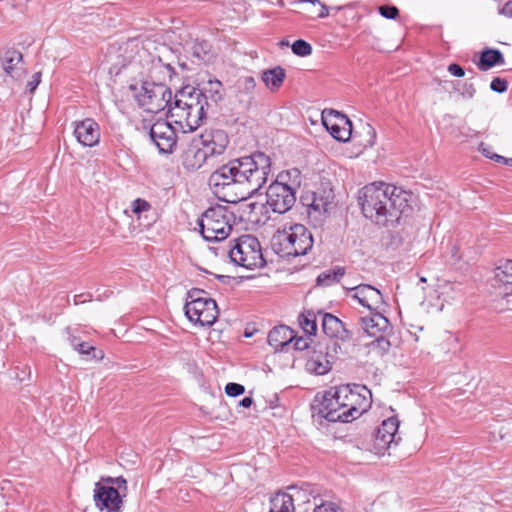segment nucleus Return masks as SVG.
Returning a JSON list of instances; mask_svg holds the SVG:
<instances>
[{"label": "nucleus", "mask_w": 512, "mask_h": 512, "mask_svg": "<svg viewBox=\"0 0 512 512\" xmlns=\"http://www.w3.org/2000/svg\"><path fill=\"white\" fill-rule=\"evenodd\" d=\"M271 173V159L263 152L230 160L209 177V186L224 200L237 203L255 195L267 182Z\"/></svg>", "instance_id": "nucleus-1"}, {"label": "nucleus", "mask_w": 512, "mask_h": 512, "mask_svg": "<svg viewBox=\"0 0 512 512\" xmlns=\"http://www.w3.org/2000/svg\"><path fill=\"white\" fill-rule=\"evenodd\" d=\"M403 191L384 182H374L359 191L358 203L363 215L377 224L387 225L399 220L408 208Z\"/></svg>", "instance_id": "nucleus-2"}, {"label": "nucleus", "mask_w": 512, "mask_h": 512, "mask_svg": "<svg viewBox=\"0 0 512 512\" xmlns=\"http://www.w3.org/2000/svg\"><path fill=\"white\" fill-rule=\"evenodd\" d=\"M313 236L302 224H294L277 230L271 241L273 251L281 258L306 255L313 247Z\"/></svg>", "instance_id": "nucleus-3"}, {"label": "nucleus", "mask_w": 512, "mask_h": 512, "mask_svg": "<svg viewBox=\"0 0 512 512\" xmlns=\"http://www.w3.org/2000/svg\"><path fill=\"white\" fill-rule=\"evenodd\" d=\"M127 493V480L123 476H102L94 485L93 500L101 512H122Z\"/></svg>", "instance_id": "nucleus-4"}, {"label": "nucleus", "mask_w": 512, "mask_h": 512, "mask_svg": "<svg viewBox=\"0 0 512 512\" xmlns=\"http://www.w3.org/2000/svg\"><path fill=\"white\" fill-rule=\"evenodd\" d=\"M234 214L225 206L207 209L199 220L200 232L206 241L221 242L231 233Z\"/></svg>", "instance_id": "nucleus-5"}, {"label": "nucleus", "mask_w": 512, "mask_h": 512, "mask_svg": "<svg viewBox=\"0 0 512 512\" xmlns=\"http://www.w3.org/2000/svg\"><path fill=\"white\" fill-rule=\"evenodd\" d=\"M225 252L232 263L246 269L262 267L266 263L259 240L250 234L234 239L233 245Z\"/></svg>", "instance_id": "nucleus-6"}, {"label": "nucleus", "mask_w": 512, "mask_h": 512, "mask_svg": "<svg viewBox=\"0 0 512 512\" xmlns=\"http://www.w3.org/2000/svg\"><path fill=\"white\" fill-rule=\"evenodd\" d=\"M333 388L349 422L360 417L371 405V392L364 385L346 384Z\"/></svg>", "instance_id": "nucleus-7"}, {"label": "nucleus", "mask_w": 512, "mask_h": 512, "mask_svg": "<svg viewBox=\"0 0 512 512\" xmlns=\"http://www.w3.org/2000/svg\"><path fill=\"white\" fill-rule=\"evenodd\" d=\"M140 107L149 113H158L165 108L170 112L172 91L165 84L144 81L141 87L131 86Z\"/></svg>", "instance_id": "nucleus-8"}, {"label": "nucleus", "mask_w": 512, "mask_h": 512, "mask_svg": "<svg viewBox=\"0 0 512 512\" xmlns=\"http://www.w3.org/2000/svg\"><path fill=\"white\" fill-rule=\"evenodd\" d=\"M289 172L280 173L266 191V204L274 213L283 214L289 211L296 201V190L286 183Z\"/></svg>", "instance_id": "nucleus-9"}, {"label": "nucleus", "mask_w": 512, "mask_h": 512, "mask_svg": "<svg viewBox=\"0 0 512 512\" xmlns=\"http://www.w3.org/2000/svg\"><path fill=\"white\" fill-rule=\"evenodd\" d=\"M313 416L324 418L329 422H349L347 414L342 412L341 404L337 395H334V388H330L322 395L317 394L311 404Z\"/></svg>", "instance_id": "nucleus-10"}, {"label": "nucleus", "mask_w": 512, "mask_h": 512, "mask_svg": "<svg viewBox=\"0 0 512 512\" xmlns=\"http://www.w3.org/2000/svg\"><path fill=\"white\" fill-rule=\"evenodd\" d=\"M202 148H198L196 155L203 159L222 155L228 144V134L221 129L206 130L201 135Z\"/></svg>", "instance_id": "nucleus-11"}, {"label": "nucleus", "mask_w": 512, "mask_h": 512, "mask_svg": "<svg viewBox=\"0 0 512 512\" xmlns=\"http://www.w3.org/2000/svg\"><path fill=\"white\" fill-rule=\"evenodd\" d=\"M322 123L331 136L341 142H346L352 135V122L349 118L335 110L322 112Z\"/></svg>", "instance_id": "nucleus-12"}, {"label": "nucleus", "mask_w": 512, "mask_h": 512, "mask_svg": "<svg viewBox=\"0 0 512 512\" xmlns=\"http://www.w3.org/2000/svg\"><path fill=\"white\" fill-rule=\"evenodd\" d=\"M149 136L160 153L170 154L177 144L174 127L165 120L156 121L150 128Z\"/></svg>", "instance_id": "nucleus-13"}, {"label": "nucleus", "mask_w": 512, "mask_h": 512, "mask_svg": "<svg viewBox=\"0 0 512 512\" xmlns=\"http://www.w3.org/2000/svg\"><path fill=\"white\" fill-rule=\"evenodd\" d=\"M210 104H201L189 107L187 109L179 107H170L171 117H176V123L181 126L182 129L187 131L196 130L202 123L206 116V112Z\"/></svg>", "instance_id": "nucleus-14"}, {"label": "nucleus", "mask_w": 512, "mask_h": 512, "mask_svg": "<svg viewBox=\"0 0 512 512\" xmlns=\"http://www.w3.org/2000/svg\"><path fill=\"white\" fill-rule=\"evenodd\" d=\"M399 420L392 416L382 422L375 433V446L379 451L389 449L391 444H398L401 437L398 436Z\"/></svg>", "instance_id": "nucleus-15"}, {"label": "nucleus", "mask_w": 512, "mask_h": 512, "mask_svg": "<svg viewBox=\"0 0 512 512\" xmlns=\"http://www.w3.org/2000/svg\"><path fill=\"white\" fill-rule=\"evenodd\" d=\"M327 349V346L318 344L309 351V357L305 364V368L308 372L316 375H324L331 370V356L327 352Z\"/></svg>", "instance_id": "nucleus-16"}, {"label": "nucleus", "mask_w": 512, "mask_h": 512, "mask_svg": "<svg viewBox=\"0 0 512 512\" xmlns=\"http://www.w3.org/2000/svg\"><path fill=\"white\" fill-rule=\"evenodd\" d=\"M74 135L83 146L94 147L100 141V126L95 120L86 118L75 122Z\"/></svg>", "instance_id": "nucleus-17"}, {"label": "nucleus", "mask_w": 512, "mask_h": 512, "mask_svg": "<svg viewBox=\"0 0 512 512\" xmlns=\"http://www.w3.org/2000/svg\"><path fill=\"white\" fill-rule=\"evenodd\" d=\"M322 316V330L329 338H335L343 342L352 339V333L345 327V324L331 313L319 312Z\"/></svg>", "instance_id": "nucleus-18"}, {"label": "nucleus", "mask_w": 512, "mask_h": 512, "mask_svg": "<svg viewBox=\"0 0 512 512\" xmlns=\"http://www.w3.org/2000/svg\"><path fill=\"white\" fill-rule=\"evenodd\" d=\"M354 291L353 297L359 304L373 311L383 303L381 292L369 284H360L350 289Z\"/></svg>", "instance_id": "nucleus-19"}, {"label": "nucleus", "mask_w": 512, "mask_h": 512, "mask_svg": "<svg viewBox=\"0 0 512 512\" xmlns=\"http://www.w3.org/2000/svg\"><path fill=\"white\" fill-rule=\"evenodd\" d=\"M202 96L203 94L199 91V88L186 86L175 94L170 107L187 109L195 105L207 104L208 102Z\"/></svg>", "instance_id": "nucleus-20"}, {"label": "nucleus", "mask_w": 512, "mask_h": 512, "mask_svg": "<svg viewBox=\"0 0 512 512\" xmlns=\"http://www.w3.org/2000/svg\"><path fill=\"white\" fill-rule=\"evenodd\" d=\"M294 338V331L290 327L286 325H279L270 330L267 341L268 344L277 352L285 351L286 347L290 346Z\"/></svg>", "instance_id": "nucleus-21"}, {"label": "nucleus", "mask_w": 512, "mask_h": 512, "mask_svg": "<svg viewBox=\"0 0 512 512\" xmlns=\"http://www.w3.org/2000/svg\"><path fill=\"white\" fill-rule=\"evenodd\" d=\"M361 327L371 337L382 335L390 327L389 320L381 313H372L360 318Z\"/></svg>", "instance_id": "nucleus-22"}, {"label": "nucleus", "mask_w": 512, "mask_h": 512, "mask_svg": "<svg viewBox=\"0 0 512 512\" xmlns=\"http://www.w3.org/2000/svg\"><path fill=\"white\" fill-rule=\"evenodd\" d=\"M332 188H318L311 194V202L306 205L317 212H327L334 202Z\"/></svg>", "instance_id": "nucleus-23"}, {"label": "nucleus", "mask_w": 512, "mask_h": 512, "mask_svg": "<svg viewBox=\"0 0 512 512\" xmlns=\"http://www.w3.org/2000/svg\"><path fill=\"white\" fill-rule=\"evenodd\" d=\"M198 88L199 91L202 92V98H204L206 102H208V99H210L212 102L217 104L224 98L223 84L218 79H209L206 82H202Z\"/></svg>", "instance_id": "nucleus-24"}, {"label": "nucleus", "mask_w": 512, "mask_h": 512, "mask_svg": "<svg viewBox=\"0 0 512 512\" xmlns=\"http://www.w3.org/2000/svg\"><path fill=\"white\" fill-rule=\"evenodd\" d=\"M286 78L285 69L281 66L265 70L262 72L261 79L268 89L277 91Z\"/></svg>", "instance_id": "nucleus-25"}, {"label": "nucleus", "mask_w": 512, "mask_h": 512, "mask_svg": "<svg viewBox=\"0 0 512 512\" xmlns=\"http://www.w3.org/2000/svg\"><path fill=\"white\" fill-rule=\"evenodd\" d=\"M494 280L497 289L512 287V260H505L496 267Z\"/></svg>", "instance_id": "nucleus-26"}, {"label": "nucleus", "mask_w": 512, "mask_h": 512, "mask_svg": "<svg viewBox=\"0 0 512 512\" xmlns=\"http://www.w3.org/2000/svg\"><path fill=\"white\" fill-rule=\"evenodd\" d=\"M504 63L505 59L500 50L485 49L481 52L477 66L479 70L487 71L496 65H502Z\"/></svg>", "instance_id": "nucleus-27"}, {"label": "nucleus", "mask_w": 512, "mask_h": 512, "mask_svg": "<svg viewBox=\"0 0 512 512\" xmlns=\"http://www.w3.org/2000/svg\"><path fill=\"white\" fill-rule=\"evenodd\" d=\"M294 495L278 492L270 499L269 512H294Z\"/></svg>", "instance_id": "nucleus-28"}, {"label": "nucleus", "mask_w": 512, "mask_h": 512, "mask_svg": "<svg viewBox=\"0 0 512 512\" xmlns=\"http://www.w3.org/2000/svg\"><path fill=\"white\" fill-rule=\"evenodd\" d=\"M68 341L71 346L80 354L90 356L92 359L102 360L104 358V352L97 350L89 342L81 341V339L75 335H69Z\"/></svg>", "instance_id": "nucleus-29"}, {"label": "nucleus", "mask_w": 512, "mask_h": 512, "mask_svg": "<svg viewBox=\"0 0 512 512\" xmlns=\"http://www.w3.org/2000/svg\"><path fill=\"white\" fill-rule=\"evenodd\" d=\"M209 299L197 297L186 303L184 307L185 314L191 322L196 323L200 319L201 312L208 306Z\"/></svg>", "instance_id": "nucleus-30"}, {"label": "nucleus", "mask_w": 512, "mask_h": 512, "mask_svg": "<svg viewBox=\"0 0 512 512\" xmlns=\"http://www.w3.org/2000/svg\"><path fill=\"white\" fill-rule=\"evenodd\" d=\"M189 51L194 59L198 62H209L213 55L211 52V45L207 41H194Z\"/></svg>", "instance_id": "nucleus-31"}, {"label": "nucleus", "mask_w": 512, "mask_h": 512, "mask_svg": "<svg viewBox=\"0 0 512 512\" xmlns=\"http://www.w3.org/2000/svg\"><path fill=\"white\" fill-rule=\"evenodd\" d=\"M22 53L19 52L16 49H9L7 50L3 57H2V65L4 71L10 75H13V71L15 70L16 66L22 61Z\"/></svg>", "instance_id": "nucleus-32"}, {"label": "nucleus", "mask_w": 512, "mask_h": 512, "mask_svg": "<svg viewBox=\"0 0 512 512\" xmlns=\"http://www.w3.org/2000/svg\"><path fill=\"white\" fill-rule=\"evenodd\" d=\"M218 314L216 301L209 299L208 306L201 312L200 319L196 323L201 326H211L217 320Z\"/></svg>", "instance_id": "nucleus-33"}, {"label": "nucleus", "mask_w": 512, "mask_h": 512, "mask_svg": "<svg viewBox=\"0 0 512 512\" xmlns=\"http://www.w3.org/2000/svg\"><path fill=\"white\" fill-rule=\"evenodd\" d=\"M299 324L303 331L312 336L316 334L317 331V319L316 315L312 311H305L299 315Z\"/></svg>", "instance_id": "nucleus-34"}, {"label": "nucleus", "mask_w": 512, "mask_h": 512, "mask_svg": "<svg viewBox=\"0 0 512 512\" xmlns=\"http://www.w3.org/2000/svg\"><path fill=\"white\" fill-rule=\"evenodd\" d=\"M345 269L343 267H337L332 271L322 272L317 277V284L321 286H329L333 283H337L344 276Z\"/></svg>", "instance_id": "nucleus-35"}, {"label": "nucleus", "mask_w": 512, "mask_h": 512, "mask_svg": "<svg viewBox=\"0 0 512 512\" xmlns=\"http://www.w3.org/2000/svg\"><path fill=\"white\" fill-rule=\"evenodd\" d=\"M255 87H256V81H255L254 77H252V76L240 77L237 80L238 93L247 95V96H249L250 99L252 98Z\"/></svg>", "instance_id": "nucleus-36"}, {"label": "nucleus", "mask_w": 512, "mask_h": 512, "mask_svg": "<svg viewBox=\"0 0 512 512\" xmlns=\"http://www.w3.org/2000/svg\"><path fill=\"white\" fill-rule=\"evenodd\" d=\"M499 298L495 300L496 308L499 311L512 310V287L509 289H499Z\"/></svg>", "instance_id": "nucleus-37"}, {"label": "nucleus", "mask_w": 512, "mask_h": 512, "mask_svg": "<svg viewBox=\"0 0 512 512\" xmlns=\"http://www.w3.org/2000/svg\"><path fill=\"white\" fill-rule=\"evenodd\" d=\"M197 148H190L183 157V163L188 169L200 168L207 159L196 155Z\"/></svg>", "instance_id": "nucleus-38"}, {"label": "nucleus", "mask_w": 512, "mask_h": 512, "mask_svg": "<svg viewBox=\"0 0 512 512\" xmlns=\"http://www.w3.org/2000/svg\"><path fill=\"white\" fill-rule=\"evenodd\" d=\"M369 347L372 351H375L378 355L383 356L390 350L391 344L390 341L385 338L383 335H378L375 337Z\"/></svg>", "instance_id": "nucleus-39"}, {"label": "nucleus", "mask_w": 512, "mask_h": 512, "mask_svg": "<svg viewBox=\"0 0 512 512\" xmlns=\"http://www.w3.org/2000/svg\"><path fill=\"white\" fill-rule=\"evenodd\" d=\"M291 48L293 53L300 57H305L312 53V46L302 39L294 41Z\"/></svg>", "instance_id": "nucleus-40"}, {"label": "nucleus", "mask_w": 512, "mask_h": 512, "mask_svg": "<svg viewBox=\"0 0 512 512\" xmlns=\"http://www.w3.org/2000/svg\"><path fill=\"white\" fill-rule=\"evenodd\" d=\"M380 15L387 19H396L399 15V10L393 5H382L378 8Z\"/></svg>", "instance_id": "nucleus-41"}, {"label": "nucleus", "mask_w": 512, "mask_h": 512, "mask_svg": "<svg viewBox=\"0 0 512 512\" xmlns=\"http://www.w3.org/2000/svg\"><path fill=\"white\" fill-rule=\"evenodd\" d=\"M245 392V388L243 385L230 382L225 386V393L230 397H237L242 395Z\"/></svg>", "instance_id": "nucleus-42"}, {"label": "nucleus", "mask_w": 512, "mask_h": 512, "mask_svg": "<svg viewBox=\"0 0 512 512\" xmlns=\"http://www.w3.org/2000/svg\"><path fill=\"white\" fill-rule=\"evenodd\" d=\"M314 512H343V510L337 504L327 501L316 505Z\"/></svg>", "instance_id": "nucleus-43"}, {"label": "nucleus", "mask_w": 512, "mask_h": 512, "mask_svg": "<svg viewBox=\"0 0 512 512\" xmlns=\"http://www.w3.org/2000/svg\"><path fill=\"white\" fill-rule=\"evenodd\" d=\"M490 88L494 92L504 93L508 89V82L503 78L495 77L490 83Z\"/></svg>", "instance_id": "nucleus-44"}, {"label": "nucleus", "mask_w": 512, "mask_h": 512, "mask_svg": "<svg viewBox=\"0 0 512 512\" xmlns=\"http://www.w3.org/2000/svg\"><path fill=\"white\" fill-rule=\"evenodd\" d=\"M151 205L144 199L138 198L133 201L132 210L135 214L139 215L144 211L150 210Z\"/></svg>", "instance_id": "nucleus-45"}, {"label": "nucleus", "mask_w": 512, "mask_h": 512, "mask_svg": "<svg viewBox=\"0 0 512 512\" xmlns=\"http://www.w3.org/2000/svg\"><path fill=\"white\" fill-rule=\"evenodd\" d=\"M364 129L367 133L368 139L363 143V146L372 147L376 141V131L370 124H365Z\"/></svg>", "instance_id": "nucleus-46"}, {"label": "nucleus", "mask_w": 512, "mask_h": 512, "mask_svg": "<svg viewBox=\"0 0 512 512\" xmlns=\"http://www.w3.org/2000/svg\"><path fill=\"white\" fill-rule=\"evenodd\" d=\"M41 82V72H36L32 75L31 80L27 83V89L33 93Z\"/></svg>", "instance_id": "nucleus-47"}, {"label": "nucleus", "mask_w": 512, "mask_h": 512, "mask_svg": "<svg viewBox=\"0 0 512 512\" xmlns=\"http://www.w3.org/2000/svg\"><path fill=\"white\" fill-rule=\"evenodd\" d=\"M476 89L472 83L465 82L462 87L461 95L464 98L471 99L474 97Z\"/></svg>", "instance_id": "nucleus-48"}, {"label": "nucleus", "mask_w": 512, "mask_h": 512, "mask_svg": "<svg viewBox=\"0 0 512 512\" xmlns=\"http://www.w3.org/2000/svg\"><path fill=\"white\" fill-rule=\"evenodd\" d=\"M447 70L450 74L458 78L463 77L465 75V70L463 69V67L456 63H451L448 66Z\"/></svg>", "instance_id": "nucleus-49"}, {"label": "nucleus", "mask_w": 512, "mask_h": 512, "mask_svg": "<svg viewBox=\"0 0 512 512\" xmlns=\"http://www.w3.org/2000/svg\"><path fill=\"white\" fill-rule=\"evenodd\" d=\"M499 13L512 18V0L506 2L505 5L499 9Z\"/></svg>", "instance_id": "nucleus-50"}, {"label": "nucleus", "mask_w": 512, "mask_h": 512, "mask_svg": "<svg viewBox=\"0 0 512 512\" xmlns=\"http://www.w3.org/2000/svg\"><path fill=\"white\" fill-rule=\"evenodd\" d=\"M308 348V343L306 339L298 338L294 343L295 350H304Z\"/></svg>", "instance_id": "nucleus-51"}, {"label": "nucleus", "mask_w": 512, "mask_h": 512, "mask_svg": "<svg viewBox=\"0 0 512 512\" xmlns=\"http://www.w3.org/2000/svg\"><path fill=\"white\" fill-rule=\"evenodd\" d=\"M253 404V399L252 397H244L240 402H239V405L242 406V407H245V408H249L251 407V405Z\"/></svg>", "instance_id": "nucleus-52"}, {"label": "nucleus", "mask_w": 512, "mask_h": 512, "mask_svg": "<svg viewBox=\"0 0 512 512\" xmlns=\"http://www.w3.org/2000/svg\"><path fill=\"white\" fill-rule=\"evenodd\" d=\"M487 158L494 159L496 162H507V159L503 156H500L498 154H485Z\"/></svg>", "instance_id": "nucleus-53"}, {"label": "nucleus", "mask_w": 512, "mask_h": 512, "mask_svg": "<svg viewBox=\"0 0 512 512\" xmlns=\"http://www.w3.org/2000/svg\"><path fill=\"white\" fill-rule=\"evenodd\" d=\"M321 5V10L318 14L319 18H325L329 15L328 7L325 4L319 3Z\"/></svg>", "instance_id": "nucleus-54"}, {"label": "nucleus", "mask_w": 512, "mask_h": 512, "mask_svg": "<svg viewBox=\"0 0 512 512\" xmlns=\"http://www.w3.org/2000/svg\"><path fill=\"white\" fill-rule=\"evenodd\" d=\"M200 293H204V291L203 290L194 289V290L190 291L188 295H189V297L192 300L193 298L201 297L199 295Z\"/></svg>", "instance_id": "nucleus-55"}, {"label": "nucleus", "mask_w": 512, "mask_h": 512, "mask_svg": "<svg viewBox=\"0 0 512 512\" xmlns=\"http://www.w3.org/2000/svg\"><path fill=\"white\" fill-rule=\"evenodd\" d=\"M165 68L169 72V77H172V75L175 74L174 68L170 64H165Z\"/></svg>", "instance_id": "nucleus-56"}, {"label": "nucleus", "mask_w": 512, "mask_h": 512, "mask_svg": "<svg viewBox=\"0 0 512 512\" xmlns=\"http://www.w3.org/2000/svg\"><path fill=\"white\" fill-rule=\"evenodd\" d=\"M299 2H308V3H311V4H315V3H320L319 0H298Z\"/></svg>", "instance_id": "nucleus-57"}, {"label": "nucleus", "mask_w": 512, "mask_h": 512, "mask_svg": "<svg viewBox=\"0 0 512 512\" xmlns=\"http://www.w3.org/2000/svg\"><path fill=\"white\" fill-rule=\"evenodd\" d=\"M481 151H482L483 155H485V154H491V153H490V151L488 150V148H484V147H483V144H481Z\"/></svg>", "instance_id": "nucleus-58"}, {"label": "nucleus", "mask_w": 512, "mask_h": 512, "mask_svg": "<svg viewBox=\"0 0 512 512\" xmlns=\"http://www.w3.org/2000/svg\"><path fill=\"white\" fill-rule=\"evenodd\" d=\"M216 278H218L219 280L221 281H224L225 279L228 278V276H225V275H216Z\"/></svg>", "instance_id": "nucleus-59"}, {"label": "nucleus", "mask_w": 512, "mask_h": 512, "mask_svg": "<svg viewBox=\"0 0 512 512\" xmlns=\"http://www.w3.org/2000/svg\"><path fill=\"white\" fill-rule=\"evenodd\" d=\"M16 378L21 382L25 381L26 379L25 376H20L19 374H16Z\"/></svg>", "instance_id": "nucleus-60"}, {"label": "nucleus", "mask_w": 512, "mask_h": 512, "mask_svg": "<svg viewBox=\"0 0 512 512\" xmlns=\"http://www.w3.org/2000/svg\"><path fill=\"white\" fill-rule=\"evenodd\" d=\"M245 336H246V337H251V336H252V334H251L250 332H247V331H246V332H245Z\"/></svg>", "instance_id": "nucleus-61"}, {"label": "nucleus", "mask_w": 512, "mask_h": 512, "mask_svg": "<svg viewBox=\"0 0 512 512\" xmlns=\"http://www.w3.org/2000/svg\"><path fill=\"white\" fill-rule=\"evenodd\" d=\"M291 489H292V490H294L297 494H299V493H300V491H299V490H297V489H296V488H294V487H292Z\"/></svg>", "instance_id": "nucleus-62"}, {"label": "nucleus", "mask_w": 512, "mask_h": 512, "mask_svg": "<svg viewBox=\"0 0 512 512\" xmlns=\"http://www.w3.org/2000/svg\"><path fill=\"white\" fill-rule=\"evenodd\" d=\"M281 45H288V42L282 41Z\"/></svg>", "instance_id": "nucleus-63"}, {"label": "nucleus", "mask_w": 512, "mask_h": 512, "mask_svg": "<svg viewBox=\"0 0 512 512\" xmlns=\"http://www.w3.org/2000/svg\"><path fill=\"white\" fill-rule=\"evenodd\" d=\"M420 280H421L422 282H426V279H425L424 277H421V278H420Z\"/></svg>", "instance_id": "nucleus-64"}]
</instances>
